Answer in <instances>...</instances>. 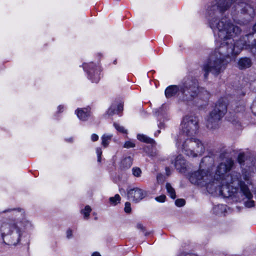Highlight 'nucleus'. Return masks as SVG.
Wrapping results in <instances>:
<instances>
[{"label": "nucleus", "mask_w": 256, "mask_h": 256, "mask_svg": "<svg viewBox=\"0 0 256 256\" xmlns=\"http://www.w3.org/2000/svg\"><path fill=\"white\" fill-rule=\"evenodd\" d=\"M234 0H214L207 8L206 16L209 26L214 34L218 33L222 42L202 66L205 80L208 79L210 72L218 76L223 72L227 64L244 48L246 38L252 36L246 34L236 42L233 39L241 30L226 16L225 12Z\"/></svg>", "instance_id": "nucleus-1"}, {"label": "nucleus", "mask_w": 256, "mask_h": 256, "mask_svg": "<svg viewBox=\"0 0 256 256\" xmlns=\"http://www.w3.org/2000/svg\"><path fill=\"white\" fill-rule=\"evenodd\" d=\"M234 165V160L228 158L218 165L214 177L208 170H202L192 173L189 180L192 184L205 188L210 194L218 192L224 196H228L232 194L228 193L229 184L224 182L227 176L230 175H226V174L232 170Z\"/></svg>", "instance_id": "nucleus-2"}, {"label": "nucleus", "mask_w": 256, "mask_h": 256, "mask_svg": "<svg viewBox=\"0 0 256 256\" xmlns=\"http://www.w3.org/2000/svg\"><path fill=\"white\" fill-rule=\"evenodd\" d=\"M252 173L246 169H242V176L240 172L236 171H232L230 173V175L227 176L225 182L228 184L230 187V196L228 197L234 196V194L238 190L245 196L248 199L244 202V204L247 208H252L254 206V202L251 199L252 198V194L251 193L248 185L252 184Z\"/></svg>", "instance_id": "nucleus-3"}, {"label": "nucleus", "mask_w": 256, "mask_h": 256, "mask_svg": "<svg viewBox=\"0 0 256 256\" xmlns=\"http://www.w3.org/2000/svg\"><path fill=\"white\" fill-rule=\"evenodd\" d=\"M202 90L196 78H188L178 85L168 86L165 90V96L167 98L176 96L180 100L188 103L192 102Z\"/></svg>", "instance_id": "nucleus-4"}, {"label": "nucleus", "mask_w": 256, "mask_h": 256, "mask_svg": "<svg viewBox=\"0 0 256 256\" xmlns=\"http://www.w3.org/2000/svg\"><path fill=\"white\" fill-rule=\"evenodd\" d=\"M20 222L7 220L2 223L0 231L4 242L9 246H16L19 243L24 231Z\"/></svg>", "instance_id": "nucleus-5"}, {"label": "nucleus", "mask_w": 256, "mask_h": 256, "mask_svg": "<svg viewBox=\"0 0 256 256\" xmlns=\"http://www.w3.org/2000/svg\"><path fill=\"white\" fill-rule=\"evenodd\" d=\"M227 111L226 103L221 100L216 104L214 109L210 113L206 120V126L210 130H215L218 128L219 122Z\"/></svg>", "instance_id": "nucleus-6"}, {"label": "nucleus", "mask_w": 256, "mask_h": 256, "mask_svg": "<svg viewBox=\"0 0 256 256\" xmlns=\"http://www.w3.org/2000/svg\"><path fill=\"white\" fill-rule=\"evenodd\" d=\"M181 148L185 154L193 158L202 156L205 151L204 143L198 138L186 139L182 142Z\"/></svg>", "instance_id": "nucleus-7"}, {"label": "nucleus", "mask_w": 256, "mask_h": 256, "mask_svg": "<svg viewBox=\"0 0 256 256\" xmlns=\"http://www.w3.org/2000/svg\"><path fill=\"white\" fill-rule=\"evenodd\" d=\"M182 132L190 137L197 134L198 130V118L194 116H186L181 123Z\"/></svg>", "instance_id": "nucleus-8"}, {"label": "nucleus", "mask_w": 256, "mask_h": 256, "mask_svg": "<svg viewBox=\"0 0 256 256\" xmlns=\"http://www.w3.org/2000/svg\"><path fill=\"white\" fill-rule=\"evenodd\" d=\"M83 68L86 71L88 74V78L91 80L92 82L97 83L100 80V70L96 67V65L93 62L89 64H84Z\"/></svg>", "instance_id": "nucleus-9"}, {"label": "nucleus", "mask_w": 256, "mask_h": 256, "mask_svg": "<svg viewBox=\"0 0 256 256\" xmlns=\"http://www.w3.org/2000/svg\"><path fill=\"white\" fill-rule=\"evenodd\" d=\"M128 196L130 200L138 202L147 195L146 191L138 188H131L128 190Z\"/></svg>", "instance_id": "nucleus-10"}, {"label": "nucleus", "mask_w": 256, "mask_h": 256, "mask_svg": "<svg viewBox=\"0 0 256 256\" xmlns=\"http://www.w3.org/2000/svg\"><path fill=\"white\" fill-rule=\"evenodd\" d=\"M75 113L78 118L82 121H86L88 120L90 115V112L89 108H78L76 110Z\"/></svg>", "instance_id": "nucleus-11"}, {"label": "nucleus", "mask_w": 256, "mask_h": 256, "mask_svg": "<svg viewBox=\"0 0 256 256\" xmlns=\"http://www.w3.org/2000/svg\"><path fill=\"white\" fill-rule=\"evenodd\" d=\"M248 34H252L251 36H248V38H246V44L244 46V48L250 50L254 55H256V40L254 39L253 42L250 44V40L254 37V34L250 33Z\"/></svg>", "instance_id": "nucleus-12"}, {"label": "nucleus", "mask_w": 256, "mask_h": 256, "mask_svg": "<svg viewBox=\"0 0 256 256\" xmlns=\"http://www.w3.org/2000/svg\"><path fill=\"white\" fill-rule=\"evenodd\" d=\"M175 167L179 172H184L186 168V161L182 155L177 156L174 162Z\"/></svg>", "instance_id": "nucleus-13"}, {"label": "nucleus", "mask_w": 256, "mask_h": 256, "mask_svg": "<svg viewBox=\"0 0 256 256\" xmlns=\"http://www.w3.org/2000/svg\"><path fill=\"white\" fill-rule=\"evenodd\" d=\"M252 64L251 59L248 57H243L239 59L238 66L240 70H244L250 68Z\"/></svg>", "instance_id": "nucleus-14"}, {"label": "nucleus", "mask_w": 256, "mask_h": 256, "mask_svg": "<svg viewBox=\"0 0 256 256\" xmlns=\"http://www.w3.org/2000/svg\"><path fill=\"white\" fill-rule=\"evenodd\" d=\"M132 164V158L130 156L124 158L122 160L120 164V168L122 170H126L130 168Z\"/></svg>", "instance_id": "nucleus-15"}, {"label": "nucleus", "mask_w": 256, "mask_h": 256, "mask_svg": "<svg viewBox=\"0 0 256 256\" xmlns=\"http://www.w3.org/2000/svg\"><path fill=\"white\" fill-rule=\"evenodd\" d=\"M137 138L139 140L142 142L150 144H156L155 141L153 139L149 137H148L147 136L144 134H138L137 136Z\"/></svg>", "instance_id": "nucleus-16"}, {"label": "nucleus", "mask_w": 256, "mask_h": 256, "mask_svg": "<svg viewBox=\"0 0 256 256\" xmlns=\"http://www.w3.org/2000/svg\"><path fill=\"white\" fill-rule=\"evenodd\" d=\"M166 188L170 198L172 199H175L176 198L175 190L172 186L171 184L170 183H166Z\"/></svg>", "instance_id": "nucleus-17"}, {"label": "nucleus", "mask_w": 256, "mask_h": 256, "mask_svg": "<svg viewBox=\"0 0 256 256\" xmlns=\"http://www.w3.org/2000/svg\"><path fill=\"white\" fill-rule=\"evenodd\" d=\"M112 135L104 134L102 137V144L104 147H106L109 144V141L111 140Z\"/></svg>", "instance_id": "nucleus-18"}, {"label": "nucleus", "mask_w": 256, "mask_h": 256, "mask_svg": "<svg viewBox=\"0 0 256 256\" xmlns=\"http://www.w3.org/2000/svg\"><path fill=\"white\" fill-rule=\"evenodd\" d=\"M109 200L111 204L116 206L120 202V197L119 194H116L114 196L110 197Z\"/></svg>", "instance_id": "nucleus-19"}, {"label": "nucleus", "mask_w": 256, "mask_h": 256, "mask_svg": "<svg viewBox=\"0 0 256 256\" xmlns=\"http://www.w3.org/2000/svg\"><path fill=\"white\" fill-rule=\"evenodd\" d=\"M91 211L92 208L89 206H86L84 209L81 210V213L84 214V218L88 219L89 218Z\"/></svg>", "instance_id": "nucleus-20"}, {"label": "nucleus", "mask_w": 256, "mask_h": 256, "mask_svg": "<svg viewBox=\"0 0 256 256\" xmlns=\"http://www.w3.org/2000/svg\"><path fill=\"white\" fill-rule=\"evenodd\" d=\"M113 125H114V127L115 128L118 132L123 133V134L127 133V130L124 128V127L120 126L118 124L114 122Z\"/></svg>", "instance_id": "nucleus-21"}, {"label": "nucleus", "mask_w": 256, "mask_h": 256, "mask_svg": "<svg viewBox=\"0 0 256 256\" xmlns=\"http://www.w3.org/2000/svg\"><path fill=\"white\" fill-rule=\"evenodd\" d=\"M116 108V105H112L107 110L106 114H108V116H112L114 114H117Z\"/></svg>", "instance_id": "nucleus-22"}, {"label": "nucleus", "mask_w": 256, "mask_h": 256, "mask_svg": "<svg viewBox=\"0 0 256 256\" xmlns=\"http://www.w3.org/2000/svg\"><path fill=\"white\" fill-rule=\"evenodd\" d=\"M132 174L134 176L136 177H140L142 174V170L140 168L138 167H134L132 168Z\"/></svg>", "instance_id": "nucleus-23"}, {"label": "nucleus", "mask_w": 256, "mask_h": 256, "mask_svg": "<svg viewBox=\"0 0 256 256\" xmlns=\"http://www.w3.org/2000/svg\"><path fill=\"white\" fill-rule=\"evenodd\" d=\"M185 203H186L185 200L182 198L177 199L175 201L176 205L178 207H181V206H184L185 204Z\"/></svg>", "instance_id": "nucleus-24"}, {"label": "nucleus", "mask_w": 256, "mask_h": 256, "mask_svg": "<svg viewBox=\"0 0 256 256\" xmlns=\"http://www.w3.org/2000/svg\"><path fill=\"white\" fill-rule=\"evenodd\" d=\"M245 156L244 154H240L238 157V161L240 165L244 164Z\"/></svg>", "instance_id": "nucleus-25"}, {"label": "nucleus", "mask_w": 256, "mask_h": 256, "mask_svg": "<svg viewBox=\"0 0 256 256\" xmlns=\"http://www.w3.org/2000/svg\"><path fill=\"white\" fill-rule=\"evenodd\" d=\"M135 146V144L132 141H126L125 142L124 147L125 148H129Z\"/></svg>", "instance_id": "nucleus-26"}, {"label": "nucleus", "mask_w": 256, "mask_h": 256, "mask_svg": "<svg viewBox=\"0 0 256 256\" xmlns=\"http://www.w3.org/2000/svg\"><path fill=\"white\" fill-rule=\"evenodd\" d=\"M124 210L126 213H130L131 212V206L129 202L125 203Z\"/></svg>", "instance_id": "nucleus-27"}, {"label": "nucleus", "mask_w": 256, "mask_h": 256, "mask_svg": "<svg viewBox=\"0 0 256 256\" xmlns=\"http://www.w3.org/2000/svg\"><path fill=\"white\" fill-rule=\"evenodd\" d=\"M96 152L98 156V162H101V156L102 154V149L100 148H98L96 150Z\"/></svg>", "instance_id": "nucleus-28"}, {"label": "nucleus", "mask_w": 256, "mask_h": 256, "mask_svg": "<svg viewBox=\"0 0 256 256\" xmlns=\"http://www.w3.org/2000/svg\"><path fill=\"white\" fill-rule=\"evenodd\" d=\"M166 196L164 195H161L155 198V200L158 202H163L165 201Z\"/></svg>", "instance_id": "nucleus-29"}, {"label": "nucleus", "mask_w": 256, "mask_h": 256, "mask_svg": "<svg viewBox=\"0 0 256 256\" xmlns=\"http://www.w3.org/2000/svg\"><path fill=\"white\" fill-rule=\"evenodd\" d=\"M251 110L252 112L256 116V98L254 100L251 106Z\"/></svg>", "instance_id": "nucleus-30"}, {"label": "nucleus", "mask_w": 256, "mask_h": 256, "mask_svg": "<svg viewBox=\"0 0 256 256\" xmlns=\"http://www.w3.org/2000/svg\"><path fill=\"white\" fill-rule=\"evenodd\" d=\"M159 123L158 124V127L160 129H164L165 128V124L164 123V120L162 121L161 118H160Z\"/></svg>", "instance_id": "nucleus-31"}, {"label": "nucleus", "mask_w": 256, "mask_h": 256, "mask_svg": "<svg viewBox=\"0 0 256 256\" xmlns=\"http://www.w3.org/2000/svg\"><path fill=\"white\" fill-rule=\"evenodd\" d=\"M224 207V206L223 205H218L217 206H216L214 208V212L216 214H219V213L218 212V209H222Z\"/></svg>", "instance_id": "nucleus-32"}, {"label": "nucleus", "mask_w": 256, "mask_h": 256, "mask_svg": "<svg viewBox=\"0 0 256 256\" xmlns=\"http://www.w3.org/2000/svg\"><path fill=\"white\" fill-rule=\"evenodd\" d=\"M116 110L117 112V114L119 112H122L123 110V105L122 104H119L118 105H116Z\"/></svg>", "instance_id": "nucleus-33"}, {"label": "nucleus", "mask_w": 256, "mask_h": 256, "mask_svg": "<svg viewBox=\"0 0 256 256\" xmlns=\"http://www.w3.org/2000/svg\"><path fill=\"white\" fill-rule=\"evenodd\" d=\"M98 136L96 134H93L91 136V140L92 142H96L98 140Z\"/></svg>", "instance_id": "nucleus-34"}, {"label": "nucleus", "mask_w": 256, "mask_h": 256, "mask_svg": "<svg viewBox=\"0 0 256 256\" xmlns=\"http://www.w3.org/2000/svg\"><path fill=\"white\" fill-rule=\"evenodd\" d=\"M136 228L144 232H145V228L141 224H138L136 225Z\"/></svg>", "instance_id": "nucleus-35"}, {"label": "nucleus", "mask_w": 256, "mask_h": 256, "mask_svg": "<svg viewBox=\"0 0 256 256\" xmlns=\"http://www.w3.org/2000/svg\"><path fill=\"white\" fill-rule=\"evenodd\" d=\"M178 256H198L196 254H192V253H185L183 252L180 254Z\"/></svg>", "instance_id": "nucleus-36"}, {"label": "nucleus", "mask_w": 256, "mask_h": 256, "mask_svg": "<svg viewBox=\"0 0 256 256\" xmlns=\"http://www.w3.org/2000/svg\"><path fill=\"white\" fill-rule=\"evenodd\" d=\"M72 232L71 230L68 229L66 231V237L68 238H70L72 237Z\"/></svg>", "instance_id": "nucleus-37"}, {"label": "nucleus", "mask_w": 256, "mask_h": 256, "mask_svg": "<svg viewBox=\"0 0 256 256\" xmlns=\"http://www.w3.org/2000/svg\"><path fill=\"white\" fill-rule=\"evenodd\" d=\"M250 86H251L252 88L254 87L253 90L256 91V88L255 89L254 88V87L256 86V80L254 81L252 84H250Z\"/></svg>", "instance_id": "nucleus-38"}, {"label": "nucleus", "mask_w": 256, "mask_h": 256, "mask_svg": "<svg viewBox=\"0 0 256 256\" xmlns=\"http://www.w3.org/2000/svg\"><path fill=\"white\" fill-rule=\"evenodd\" d=\"M238 92V94H240V96H244L245 95L246 91L241 90L240 91Z\"/></svg>", "instance_id": "nucleus-39"}, {"label": "nucleus", "mask_w": 256, "mask_h": 256, "mask_svg": "<svg viewBox=\"0 0 256 256\" xmlns=\"http://www.w3.org/2000/svg\"><path fill=\"white\" fill-rule=\"evenodd\" d=\"M166 174L168 176H170V169L168 167L166 168Z\"/></svg>", "instance_id": "nucleus-40"}, {"label": "nucleus", "mask_w": 256, "mask_h": 256, "mask_svg": "<svg viewBox=\"0 0 256 256\" xmlns=\"http://www.w3.org/2000/svg\"><path fill=\"white\" fill-rule=\"evenodd\" d=\"M16 209H8L6 210H4L2 212L3 213L6 212H10L12 211H16Z\"/></svg>", "instance_id": "nucleus-41"}, {"label": "nucleus", "mask_w": 256, "mask_h": 256, "mask_svg": "<svg viewBox=\"0 0 256 256\" xmlns=\"http://www.w3.org/2000/svg\"><path fill=\"white\" fill-rule=\"evenodd\" d=\"M148 155L150 156H152V157H154L156 155V152H151L150 154H148Z\"/></svg>", "instance_id": "nucleus-42"}, {"label": "nucleus", "mask_w": 256, "mask_h": 256, "mask_svg": "<svg viewBox=\"0 0 256 256\" xmlns=\"http://www.w3.org/2000/svg\"><path fill=\"white\" fill-rule=\"evenodd\" d=\"M92 256H101L100 253L98 252H94L93 253Z\"/></svg>", "instance_id": "nucleus-43"}, {"label": "nucleus", "mask_w": 256, "mask_h": 256, "mask_svg": "<svg viewBox=\"0 0 256 256\" xmlns=\"http://www.w3.org/2000/svg\"><path fill=\"white\" fill-rule=\"evenodd\" d=\"M64 108V106H58V110L60 112H61L62 110Z\"/></svg>", "instance_id": "nucleus-44"}, {"label": "nucleus", "mask_w": 256, "mask_h": 256, "mask_svg": "<svg viewBox=\"0 0 256 256\" xmlns=\"http://www.w3.org/2000/svg\"><path fill=\"white\" fill-rule=\"evenodd\" d=\"M160 130H158L155 133H154V136H157L159 134H160Z\"/></svg>", "instance_id": "nucleus-45"}, {"label": "nucleus", "mask_w": 256, "mask_h": 256, "mask_svg": "<svg viewBox=\"0 0 256 256\" xmlns=\"http://www.w3.org/2000/svg\"><path fill=\"white\" fill-rule=\"evenodd\" d=\"M160 130H158L155 133H154V136H157L159 134H160Z\"/></svg>", "instance_id": "nucleus-46"}, {"label": "nucleus", "mask_w": 256, "mask_h": 256, "mask_svg": "<svg viewBox=\"0 0 256 256\" xmlns=\"http://www.w3.org/2000/svg\"><path fill=\"white\" fill-rule=\"evenodd\" d=\"M253 30L254 31V34H256V24L253 26Z\"/></svg>", "instance_id": "nucleus-47"}, {"label": "nucleus", "mask_w": 256, "mask_h": 256, "mask_svg": "<svg viewBox=\"0 0 256 256\" xmlns=\"http://www.w3.org/2000/svg\"><path fill=\"white\" fill-rule=\"evenodd\" d=\"M160 110H160H158V112H156V114H158V116H159V111Z\"/></svg>", "instance_id": "nucleus-48"}, {"label": "nucleus", "mask_w": 256, "mask_h": 256, "mask_svg": "<svg viewBox=\"0 0 256 256\" xmlns=\"http://www.w3.org/2000/svg\"><path fill=\"white\" fill-rule=\"evenodd\" d=\"M148 234H149V233H148V232H146V233L144 234V235H145V236H148Z\"/></svg>", "instance_id": "nucleus-49"}, {"label": "nucleus", "mask_w": 256, "mask_h": 256, "mask_svg": "<svg viewBox=\"0 0 256 256\" xmlns=\"http://www.w3.org/2000/svg\"><path fill=\"white\" fill-rule=\"evenodd\" d=\"M114 64H116V60H115V61L114 62Z\"/></svg>", "instance_id": "nucleus-50"}]
</instances>
